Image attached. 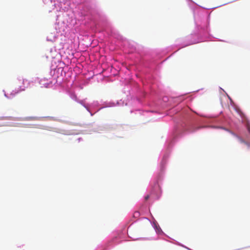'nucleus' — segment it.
I'll use <instances>...</instances> for the list:
<instances>
[{"label":"nucleus","instance_id":"f257e3e1","mask_svg":"<svg viewBox=\"0 0 250 250\" xmlns=\"http://www.w3.org/2000/svg\"><path fill=\"white\" fill-rule=\"evenodd\" d=\"M236 137L238 139V140L240 141V142L242 143L247 144V143L240 137L238 136V135H236Z\"/></svg>","mask_w":250,"mask_h":250},{"label":"nucleus","instance_id":"39448f33","mask_svg":"<svg viewBox=\"0 0 250 250\" xmlns=\"http://www.w3.org/2000/svg\"><path fill=\"white\" fill-rule=\"evenodd\" d=\"M25 87H23V88H21H21H20V91H24V90H25Z\"/></svg>","mask_w":250,"mask_h":250},{"label":"nucleus","instance_id":"0eeeda50","mask_svg":"<svg viewBox=\"0 0 250 250\" xmlns=\"http://www.w3.org/2000/svg\"><path fill=\"white\" fill-rule=\"evenodd\" d=\"M157 233H158L159 232V229H158V227H157Z\"/></svg>","mask_w":250,"mask_h":250},{"label":"nucleus","instance_id":"423d86ee","mask_svg":"<svg viewBox=\"0 0 250 250\" xmlns=\"http://www.w3.org/2000/svg\"><path fill=\"white\" fill-rule=\"evenodd\" d=\"M154 228L156 229V224L155 223H154Z\"/></svg>","mask_w":250,"mask_h":250},{"label":"nucleus","instance_id":"7ed1b4c3","mask_svg":"<svg viewBox=\"0 0 250 250\" xmlns=\"http://www.w3.org/2000/svg\"><path fill=\"white\" fill-rule=\"evenodd\" d=\"M247 129L248 130V131L250 133V125L248 124L247 125Z\"/></svg>","mask_w":250,"mask_h":250},{"label":"nucleus","instance_id":"20e7f679","mask_svg":"<svg viewBox=\"0 0 250 250\" xmlns=\"http://www.w3.org/2000/svg\"><path fill=\"white\" fill-rule=\"evenodd\" d=\"M149 196L148 195H146V196L145 197V200H146V201L147 200L149 199Z\"/></svg>","mask_w":250,"mask_h":250},{"label":"nucleus","instance_id":"f03ea898","mask_svg":"<svg viewBox=\"0 0 250 250\" xmlns=\"http://www.w3.org/2000/svg\"><path fill=\"white\" fill-rule=\"evenodd\" d=\"M226 130H227L228 131H229L231 134H232V135H233L235 137H236V135H237L236 134H235L234 133H233L231 131H230V130H229L228 129H226Z\"/></svg>","mask_w":250,"mask_h":250}]
</instances>
